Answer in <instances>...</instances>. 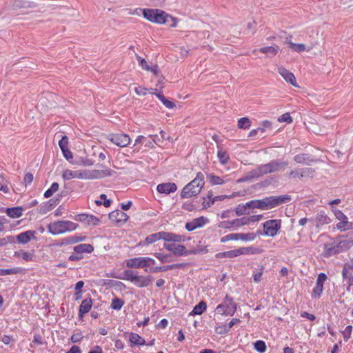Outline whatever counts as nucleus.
Wrapping results in <instances>:
<instances>
[{
	"label": "nucleus",
	"mask_w": 353,
	"mask_h": 353,
	"mask_svg": "<svg viewBox=\"0 0 353 353\" xmlns=\"http://www.w3.org/2000/svg\"><path fill=\"white\" fill-rule=\"evenodd\" d=\"M232 223L234 228H240L245 225H248V217H242L232 220Z\"/></svg>",
	"instance_id": "44"
},
{
	"label": "nucleus",
	"mask_w": 353,
	"mask_h": 353,
	"mask_svg": "<svg viewBox=\"0 0 353 353\" xmlns=\"http://www.w3.org/2000/svg\"><path fill=\"white\" fill-rule=\"evenodd\" d=\"M163 246L167 250L172 252L174 255L182 256L186 254V248L183 245L164 243Z\"/></svg>",
	"instance_id": "18"
},
{
	"label": "nucleus",
	"mask_w": 353,
	"mask_h": 353,
	"mask_svg": "<svg viewBox=\"0 0 353 353\" xmlns=\"http://www.w3.org/2000/svg\"><path fill=\"white\" fill-rule=\"evenodd\" d=\"M336 218L340 221H347V217L339 210L334 211Z\"/></svg>",
	"instance_id": "54"
},
{
	"label": "nucleus",
	"mask_w": 353,
	"mask_h": 353,
	"mask_svg": "<svg viewBox=\"0 0 353 353\" xmlns=\"http://www.w3.org/2000/svg\"><path fill=\"white\" fill-rule=\"evenodd\" d=\"M78 225L70 221H57L48 225V230L53 235H59L66 232L75 230Z\"/></svg>",
	"instance_id": "5"
},
{
	"label": "nucleus",
	"mask_w": 353,
	"mask_h": 353,
	"mask_svg": "<svg viewBox=\"0 0 353 353\" xmlns=\"http://www.w3.org/2000/svg\"><path fill=\"white\" fill-rule=\"evenodd\" d=\"M108 139L119 147H125L130 143V137L124 133L111 134L108 137Z\"/></svg>",
	"instance_id": "12"
},
{
	"label": "nucleus",
	"mask_w": 353,
	"mask_h": 353,
	"mask_svg": "<svg viewBox=\"0 0 353 353\" xmlns=\"http://www.w3.org/2000/svg\"><path fill=\"white\" fill-rule=\"evenodd\" d=\"M139 12H142L143 17L152 23L163 24L166 22H169V19H170L172 21L170 26H176L177 21L176 19L169 15L163 10L159 9H136L131 12V14H139Z\"/></svg>",
	"instance_id": "1"
},
{
	"label": "nucleus",
	"mask_w": 353,
	"mask_h": 353,
	"mask_svg": "<svg viewBox=\"0 0 353 353\" xmlns=\"http://www.w3.org/2000/svg\"><path fill=\"white\" fill-rule=\"evenodd\" d=\"M248 208H251L250 206H247V203L245 204H239L235 208V212L237 216H241L244 214H248L247 210Z\"/></svg>",
	"instance_id": "42"
},
{
	"label": "nucleus",
	"mask_w": 353,
	"mask_h": 353,
	"mask_svg": "<svg viewBox=\"0 0 353 353\" xmlns=\"http://www.w3.org/2000/svg\"><path fill=\"white\" fill-rule=\"evenodd\" d=\"M92 305V301L90 298L84 299L79 306V316L82 318L84 314H87L90 310Z\"/></svg>",
	"instance_id": "26"
},
{
	"label": "nucleus",
	"mask_w": 353,
	"mask_h": 353,
	"mask_svg": "<svg viewBox=\"0 0 353 353\" xmlns=\"http://www.w3.org/2000/svg\"><path fill=\"white\" fill-rule=\"evenodd\" d=\"M234 227L232 221H221L219 224V228L223 229H231Z\"/></svg>",
	"instance_id": "59"
},
{
	"label": "nucleus",
	"mask_w": 353,
	"mask_h": 353,
	"mask_svg": "<svg viewBox=\"0 0 353 353\" xmlns=\"http://www.w3.org/2000/svg\"><path fill=\"white\" fill-rule=\"evenodd\" d=\"M289 48L294 52H302L303 51L309 52L312 50L316 45L317 41L312 42L310 45L305 46L303 43H295L292 41H288Z\"/></svg>",
	"instance_id": "13"
},
{
	"label": "nucleus",
	"mask_w": 353,
	"mask_h": 353,
	"mask_svg": "<svg viewBox=\"0 0 353 353\" xmlns=\"http://www.w3.org/2000/svg\"><path fill=\"white\" fill-rule=\"evenodd\" d=\"M11 6L13 10H17L34 8L36 4L30 0H12Z\"/></svg>",
	"instance_id": "21"
},
{
	"label": "nucleus",
	"mask_w": 353,
	"mask_h": 353,
	"mask_svg": "<svg viewBox=\"0 0 353 353\" xmlns=\"http://www.w3.org/2000/svg\"><path fill=\"white\" fill-rule=\"evenodd\" d=\"M323 290V285L316 283V285L312 290V295L314 298H319Z\"/></svg>",
	"instance_id": "48"
},
{
	"label": "nucleus",
	"mask_w": 353,
	"mask_h": 353,
	"mask_svg": "<svg viewBox=\"0 0 353 353\" xmlns=\"http://www.w3.org/2000/svg\"><path fill=\"white\" fill-rule=\"evenodd\" d=\"M263 218V216L262 214L259 215H252L249 217H248L249 223L251 222H257L261 220Z\"/></svg>",
	"instance_id": "63"
},
{
	"label": "nucleus",
	"mask_w": 353,
	"mask_h": 353,
	"mask_svg": "<svg viewBox=\"0 0 353 353\" xmlns=\"http://www.w3.org/2000/svg\"><path fill=\"white\" fill-rule=\"evenodd\" d=\"M207 221V219L203 216L194 219L192 221L188 222L185 224V229L188 231H193L198 228L203 226Z\"/></svg>",
	"instance_id": "24"
},
{
	"label": "nucleus",
	"mask_w": 353,
	"mask_h": 353,
	"mask_svg": "<svg viewBox=\"0 0 353 353\" xmlns=\"http://www.w3.org/2000/svg\"><path fill=\"white\" fill-rule=\"evenodd\" d=\"M254 349L260 353H263L266 350V345L263 341H257L254 343Z\"/></svg>",
	"instance_id": "50"
},
{
	"label": "nucleus",
	"mask_w": 353,
	"mask_h": 353,
	"mask_svg": "<svg viewBox=\"0 0 353 353\" xmlns=\"http://www.w3.org/2000/svg\"><path fill=\"white\" fill-rule=\"evenodd\" d=\"M77 165H81L83 166H92L94 161L89 159H81L79 161L75 163Z\"/></svg>",
	"instance_id": "55"
},
{
	"label": "nucleus",
	"mask_w": 353,
	"mask_h": 353,
	"mask_svg": "<svg viewBox=\"0 0 353 353\" xmlns=\"http://www.w3.org/2000/svg\"><path fill=\"white\" fill-rule=\"evenodd\" d=\"M188 239H190L186 238L185 236H183V235L165 232V241L184 242Z\"/></svg>",
	"instance_id": "28"
},
{
	"label": "nucleus",
	"mask_w": 353,
	"mask_h": 353,
	"mask_svg": "<svg viewBox=\"0 0 353 353\" xmlns=\"http://www.w3.org/2000/svg\"><path fill=\"white\" fill-rule=\"evenodd\" d=\"M279 50V46L274 45L272 46L261 48L259 51L261 53L265 54L268 57H273L277 54Z\"/></svg>",
	"instance_id": "29"
},
{
	"label": "nucleus",
	"mask_w": 353,
	"mask_h": 353,
	"mask_svg": "<svg viewBox=\"0 0 353 353\" xmlns=\"http://www.w3.org/2000/svg\"><path fill=\"white\" fill-rule=\"evenodd\" d=\"M19 272L17 268L0 269V276L10 275Z\"/></svg>",
	"instance_id": "52"
},
{
	"label": "nucleus",
	"mask_w": 353,
	"mask_h": 353,
	"mask_svg": "<svg viewBox=\"0 0 353 353\" xmlns=\"http://www.w3.org/2000/svg\"><path fill=\"white\" fill-rule=\"evenodd\" d=\"M177 189V186L174 183H165L159 184L157 190L159 193L170 194L174 192Z\"/></svg>",
	"instance_id": "23"
},
{
	"label": "nucleus",
	"mask_w": 353,
	"mask_h": 353,
	"mask_svg": "<svg viewBox=\"0 0 353 353\" xmlns=\"http://www.w3.org/2000/svg\"><path fill=\"white\" fill-rule=\"evenodd\" d=\"M59 183H57V182H54L52 185H51V187L47 190L45 193H44V196L46 198H49L51 196H52V194L56 192L58 189H59Z\"/></svg>",
	"instance_id": "45"
},
{
	"label": "nucleus",
	"mask_w": 353,
	"mask_h": 353,
	"mask_svg": "<svg viewBox=\"0 0 353 353\" xmlns=\"http://www.w3.org/2000/svg\"><path fill=\"white\" fill-rule=\"evenodd\" d=\"M94 248L90 244H79L74 248V252L81 255L83 253H91Z\"/></svg>",
	"instance_id": "33"
},
{
	"label": "nucleus",
	"mask_w": 353,
	"mask_h": 353,
	"mask_svg": "<svg viewBox=\"0 0 353 353\" xmlns=\"http://www.w3.org/2000/svg\"><path fill=\"white\" fill-rule=\"evenodd\" d=\"M353 246V241L345 239L342 241H333L324 245L325 254L331 256L350 249Z\"/></svg>",
	"instance_id": "4"
},
{
	"label": "nucleus",
	"mask_w": 353,
	"mask_h": 353,
	"mask_svg": "<svg viewBox=\"0 0 353 353\" xmlns=\"http://www.w3.org/2000/svg\"><path fill=\"white\" fill-rule=\"evenodd\" d=\"M85 236H82L74 235V236H68L61 240L60 245H63L74 244L78 242L85 241Z\"/></svg>",
	"instance_id": "31"
},
{
	"label": "nucleus",
	"mask_w": 353,
	"mask_h": 353,
	"mask_svg": "<svg viewBox=\"0 0 353 353\" xmlns=\"http://www.w3.org/2000/svg\"><path fill=\"white\" fill-rule=\"evenodd\" d=\"M268 164L269 165L271 173H272L279 172L280 170L284 169L285 167L288 165V162L274 160L268 163Z\"/></svg>",
	"instance_id": "27"
},
{
	"label": "nucleus",
	"mask_w": 353,
	"mask_h": 353,
	"mask_svg": "<svg viewBox=\"0 0 353 353\" xmlns=\"http://www.w3.org/2000/svg\"><path fill=\"white\" fill-rule=\"evenodd\" d=\"M126 265L130 268H143L148 267L145 257H135L126 261Z\"/></svg>",
	"instance_id": "16"
},
{
	"label": "nucleus",
	"mask_w": 353,
	"mask_h": 353,
	"mask_svg": "<svg viewBox=\"0 0 353 353\" xmlns=\"http://www.w3.org/2000/svg\"><path fill=\"white\" fill-rule=\"evenodd\" d=\"M208 179L209 180V182L212 184V185H221V184H223L224 183V180L221 178L220 176H216L214 174H210L208 175Z\"/></svg>",
	"instance_id": "40"
},
{
	"label": "nucleus",
	"mask_w": 353,
	"mask_h": 353,
	"mask_svg": "<svg viewBox=\"0 0 353 353\" xmlns=\"http://www.w3.org/2000/svg\"><path fill=\"white\" fill-rule=\"evenodd\" d=\"M316 226L323 225L328 224L330 222V219L327 216L325 212H319L316 216Z\"/></svg>",
	"instance_id": "34"
},
{
	"label": "nucleus",
	"mask_w": 353,
	"mask_h": 353,
	"mask_svg": "<svg viewBox=\"0 0 353 353\" xmlns=\"http://www.w3.org/2000/svg\"><path fill=\"white\" fill-rule=\"evenodd\" d=\"M342 276L347 282L346 290L350 292L351 287L353 286V259L344 264Z\"/></svg>",
	"instance_id": "11"
},
{
	"label": "nucleus",
	"mask_w": 353,
	"mask_h": 353,
	"mask_svg": "<svg viewBox=\"0 0 353 353\" xmlns=\"http://www.w3.org/2000/svg\"><path fill=\"white\" fill-rule=\"evenodd\" d=\"M36 231L28 230L19 234L16 236V239L18 243L26 244L30 242L32 239H35Z\"/></svg>",
	"instance_id": "17"
},
{
	"label": "nucleus",
	"mask_w": 353,
	"mask_h": 353,
	"mask_svg": "<svg viewBox=\"0 0 353 353\" xmlns=\"http://www.w3.org/2000/svg\"><path fill=\"white\" fill-rule=\"evenodd\" d=\"M62 152H63V154L64 156V157L70 162H71V160L73 158V156H72V152L68 149V148H66V149H64V150H61Z\"/></svg>",
	"instance_id": "62"
},
{
	"label": "nucleus",
	"mask_w": 353,
	"mask_h": 353,
	"mask_svg": "<svg viewBox=\"0 0 353 353\" xmlns=\"http://www.w3.org/2000/svg\"><path fill=\"white\" fill-rule=\"evenodd\" d=\"M154 256L157 258L161 263H169L172 261V258L169 254H164L160 252H156Z\"/></svg>",
	"instance_id": "43"
},
{
	"label": "nucleus",
	"mask_w": 353,
	"mask_h": 353,
	"mask_svg": "<svg viewBox=\"0 0 353 353\" xmlns=\"http://www.w3.org/2000/svg\"><path fill=\"white\" fill-rule=\"evenodd\" d=\"M77 221L84 222L88 225H97L99 223V219L91 214H79L76 219Z\"/></svg>",
	"instance_id": "20"
},
{
	"label": "nucleus",
	"mask_w": 353,
	"mask_h": 353,
	"mask_svg": "<svg viewBox=\"0 0 353 353\" xmlns=\"http://www.w3.org/2000/svg\"><path fill=\"white\" fill-rule=\"evenodd\" d=\"M123 304L124 302L123 300L118 298H114L112 301L111 307L114 310H119L121 309Z\"/></svg>",
	"instance_id": "49"
},
{
	"label": "nucleus",
	"mask_w": 353,
	"mask_h": 353,
	"mask_svg": "<svg viewBox=\"0 0 353 353\" xmlns=\"http://www.w3.org/2000/svg\"><path fill=\"white\" fill-rule=\"evenodd\" d=\"M251 126V121L248 117H243L238 121V128L240 129H249Z\"/></svg>",
	"instance_id": "39"
},
{
	"label": "nucleus",
	"mask_w": 353,
	"mask_h": 353,
	"mask_svg": "<svg viewBox=\"0 0 353 353\" xmlns=\"http://www.w3.org/2000/svg\"><path fill=\"white\" fill-rule=\"evenodd\" d=\"M271 173L268 163L261 165L249 172L251 177H260L264 174Z\"/></svg>",
	"instance_id": "22"
},
{
	"label": "nucleus",
	"mask_w": 353,
	"mask_h": 353,
	"mask_svg": "<svg viewBox=\"0 0 353 353\" xmlns=\"http://www.w3.org/2000/svg\"><path fill=\"white\" fill-rule=\"evenodd\" d=\"M204 184V174L202 172H198L196 177L183 188L181 196L182 198H190L198 195Z\"/></svg>",
	"instance_id": "3"
},
{
	"label": "nucleus",
	"mask_w": 353,
	"mask_h": 353,
	"mask_svg": "<svg viewBox=\"0 0 353 353\" xmlns=\"http://www.w3.org/2000/svg\"><path fill=\"white\" fill-rule=\"evenodd\" d=\"M216 332L220 334H225L229 332V330L226 327L225 325L219 326L216 328Z\"/></svg>",
	"instance_id": "64"
},
{
	"label": "nucleus",
	"mask_w": 353,
	"mask_h": 353,
	"mask_svg": "<svg viewBox=\"0 0 353 353\" xmlns=\"http://www.w3.org/2000/svg\"><path fill=\"white\" fill-rule=\"evenodd\" d=\"M68 139L67 136L64 135L61 137V140L59 141V145L61 148V150H64L66 148H68Z\"/></svg>",
	"instance_id": "53"
},
{
	"label": "nucleus",
	"mask_w": 353,
	"mask_h": 353,
	"mask_svg": "<svg viewBox=\"0 0 353 353\" xmlns=\"http://www.w3.org/2000/svg\"><path fill=\"white\" fill-rule=\"evenodd\" d=\"M135 92L140 96H145L148 93V89L143 87H137L134 88Z\"/></svg>",
	"instance_id": "60"
},
{
	"label": "nucleus",
	"mask_w": 353,
	"mask_h": 353,
	"mask_svg": "<svg viewBox=\"0 0 353 353\" xmlns=\"http://www.w3.org/2000/svg\"><path fill=\"white\" fill-rule=\"evenodd\" d=\"M352 330V326L348 325L343 331L342 333L343 335V338L345 341H347L350 339V337L351 336Z\"/></svg>",
	"instance_id": "57"
},
{
	"label": "nucleus",
	"mask_w": 353,
	"mask_h": 353,
	"mask_svg": "<svg viewBox=\"0 0 353 353\" xmlns=\"http://www.w3.org/2000/svg\"><path fill=\"white\" fill-rule=\"evenodd\" d=\"M312 170L310 168L296 169L294 170H292L288 174V177L290 179L302 178L308 174Z\"/></svg>",
	"instance_id": "30"
},
{
	"label": "nucleus",
	"mask_w": 353,
	"mask_h": 353,
	"mask_svg": "<svg viewBox=\"0 0 353 353\" xmlns=\"http://www.w3.org/2000/svg\"><path fill=\"white\" fill-rule=\"evenodd\" d=\"M77 170H71L66 169L63 171L62 178L65 181H69L72 179H77Z\"/></svg>",
	"instance_id": "38"
},
{
	"label": "nucleus",
	"mask_w": 353,
	"mask_h": 353,
	"mask_svg": "<svg viewBox=\"0 0 353 353\" xmlns=\"http://www.w3.org/2000/svg\"><path fill=\"white\" fill-rule=\"evenodd\" d=\"M290 200L288 195L272 196L263 199L252 200L247 203V206L251 208H257L262 210H267L275 208L282 203H287Z\"/></svg>",
	"instance_id": "2"
},
{
	"label": "nucleus",
	"mask_w": 353,
	"mask_h": 353,
	"mask_svg": "<svg viewBox=\"0 0 353 353\" xmlns=\"http://www.w3.org/2000/svg\"><path fill=\"white\" fill-rule=\"evenodd\" d=\"M159 99L162 102V103L168 108L171 109L173 108L175 105L173 102L166 99L163 94L159 93L156 94Z\"/></svg>",
	"instance_id": "41"
},
{
	"label": "nucleus",
	"mask_w": 353,
	"mask_h": 353,
	"mask_svg": "<svg viewBox=\"0 0 353 353\" xmlns=\"http://www.w3.org/2000/svg\"><path fill=\"white\" fill-rule=\"evenodd\" d=\"M217 156L220 163L223 165L226 164L229 161L228 154L223 150H219L218 151Z\"/></svg>",
	"instance_id": "46"
},
{
	"label": "nucleus",
	"mask_w": 353,
	"mask_h": 353,
	"mask_svg": "<svg viewBox=\"0 0 353 353\" xmlns=\"http://www.w3.org/2000/svg\"><path fill=\"white\" fill-rule=\"evenodd\" d=\"M254 248L252 247L240 248L236 250L226 251L227 258H234L240 255L252 254L255 253Z\"/></svg>",
	"instance_id": "14"
},
{
	"label": "nucleus",
	"mask_w": 353,
	"mask_h": 353,
	"mask_svg": "<svg viewBox=\"0 0 353 353\" xmlns=\"http://www.w3.org/2000/svg\"><path fill=\"white\" fill-rule=\"evenodd\" d=\"M236 307L237 305L233 299L226 296L224 301L216 307V312L221 315L232 316L236 311Z\"/></svg>",
	"instance_id": "7"
},
{
	"label": "nucleus",
	"mask_w": 353,
	"mask_h": 353,
	"mask_svg": "<svg viewBox=\"0 0 353 353\" xmlns=\"http://www.w3.org/2000/svg\"><path fill=\"white\" fill-rule=\"evenodd\" d=\"M279 74L285 80L286 82L290 83L294 87H298L296 78L292 72L283 67H280L278 69Z\"/></svg>",
	"instance_id": "15"
},
{
	"label": "nucleus",
	"mask_w": 353,
	"mask_h": 353,
	"mask_svg": "<svg viewBox=\"0 0 353 353\" xmlns=\"http://www.w3.org/2000/svg\"><path fill=\"white\" fill-rule=\"evenodd\" d=\"M278 121L279 122H287L290 123L292 122V119L289 113H285L278 119Z\"/></svg>",
	"instance_id": "56"
},
{
	"label": "nucleus",
	"mask_w": 353,
	"mask_h": 353,
	"mask_svg": "<svg viewBox=\"0 0 353 353\" xmlns=\"http://www.w3.org/2000/svg\"><path fill=\"white\" fill-rule=\"evenodd\" d=\"M294 160L297 163L310 165V163L314 161V160L310 158V156L307 154H296L294 157Z\"/></svg>",
	"instance_id": "32"
},
{
	"label": "nucleus",
	"mask_w": 353,
	"mask_h": 353,
	"mask_svg": "<svg viewBox=\"0 0 353 353\" xmlns=\"http://www.w3.org/2000/svg\"><path fill=\"white\" fill-rule=\"evenodd\" d=\"M206 303L204 301H201L194 307L190 314H201L206 310Z\"/></svg>",
	"instance_id": "37"
},
{
	"label": "nucleus",
	"mask_w": 353,
	"mask_h": 353,
	"mask_svg": "<svg viewBox=\"0 0 353 353\" xmlns=\"http://www.w3.org/2000/svg\"><path fill=\"white\" fill-rule=\"evenodd\" d=\"M336 228L341 231H345L351 228V223L348 221H340L336 224Z\"/></svg>",
	"instance_id": "51"
},
{
	"label": "nucleus",
	"mask_w": 353,
	"mask_h": 353,
	"mask_svg": "<svg viewBox=\"0 0 353 353\" xmlns=\"http://www.w3.org/2000/svg\"><path fill=\"white\" fill-rule=\"evenodd\" d=\"M130 341L134 345H142L145 343V340L138 334L131 333L130 335Z\"/></svg>",
	"instance_id": "36"
},
{
	"label": "nucleus",
	"mask_w": 353,
	"mask_h": 353,
	"mask_svg": "<svg viewBox=\"0 0 353 353\" xmlns=\"http://www.w3.org/2000/svg\"><path fill=\"white\" fill-rule=\"evenodd\" d=\"M23 208L21 207H14L6 209V214L8 216L15 219L21 216Z\"/></svg>",
	"instance_id": "35"
},
{
	"label": "nucleus",
	"mask_w": 353,
	"mask_h": 353,
	"mask_svg": "<svg viewBox=\"0 0 353 353\" xmlns=\"http://www.w3.org/2000/svg\"><path fill=\"white\" fill-rule=\"evenodd\" d=\"M256 237V233L254 232H249V233H232L229 234L228 235H225L223 236L221 239V243H225L228 241L232 240H241L244 241H254Z\"/></svg>",
	"instance_id": "9"
},
{
	"label": "nucleus",
	"mask_w": 353,
	"mask_h": 353,
	"mask_svg": "<svg viewBox=\"0 0 353 353\" xmlns=\"http://www.w3.org/2000/svg\"><path fill=\"white\" fill-rule=\"evenodd\" d=\"M161 239L165 241V232H156L146 236L143 241L139 243V245H148L154 242H157Z\"/></svg>",
	"instance_id": "19"
},
{
	"label": "nucleus",
	"mask_w": 353,
	"mask_h": 353,
	"mask_svg": "<svg viewBox=\"0 0 353 353\" xmlns=\"http://www.w3.org/2000/svg\"><path fill=\"white\" fill-rule=\"evenodd\" d=\"M110 219L115 222H125L128 216L121 210H114L109 214Z\"/></svg>",
	"instance_id": "25"
},
{
	"label": "nucleus",
	"mask_w": 353,
	"mask_h": 353,
	"mask_svg": "<svg viewBox=\"0 0 353 353\" xmlns=\"http://www.w3.org/2000/svg\"><path fill=\"white\" fill-rule=\"evenodd\" d=\"M83 179L93 180L112 176L115 172L112 170H83Z\"/></svg>",
	"instance_id": "8"
},
{
	"label": "nucleus",
	"mask_w": 353,
	"mask_h": 353,
	"mask_svg": "<svg viewBox=\"0 0 353 353\" xmlns=\"http://www.w3.org/2000/svg\"><path fill=\"white\" fill-rule=\"evenodd\" d=\"M212 194H209L208 195V200H206L205 199H204V201H203V208H209L210 207L212 204L214 203L215 202V199H211L212 197Z\"/></svg>",
	"instance_id": "58"
},
{
	"label": "nucleus",
	"mask_w": 353,
	"mask_h": 353,
	"mask_svg": "<svg viewBox=\"0 0 353 353\" xmlns=\"http://www.w3.org/2000/svg\"><path fill=\"white\" fill-rule=\"evenodd\" d=\"M281 228V219H270L263 223L264 234L269 236H274Z\"/></svg>",
	"instance_id": "10"
},
{
	"label": "nucleus",
	"mask_w": 353,
	"mask_h": 353,
	"mask_svg": "<svg viewBox=\"0 0 353 353\" xmlns=\"http://www.w3.org/2000/svg\"><path fill=\"white\" fill-rule=\"evenodd\" d=\"M125 276L127 280L131 281L139 288L147 287L152 280L150 276H140L130 270L125 271Z\"/></svg>",
	"instance_id": "6"
},
{
	"label": "nucleus",
	"mask_w": 353,
	"mask_h": 353,
	"mask_svg": "<svg viewBox=\"0 0 353 353\" xmlns=\"http://www.w3.org/2000/svg\"><path fill=\"white\" fill-rule=\"evenodd\" d=\"M137 59L139 62V65L145 70L149 71L150 70V67L148 65L146 61L144 59H141L140 57H137Z\"/></svg>",
	"instance_id": "61"
},
{
	"label": "nucleus",
	"mask_w": 353,
	"mask_h": 353,
	"mask_svg": "<svg viewBox=\"0 0 353 353\" xmlns=\"http://www.w3.org/2000/svg\"><path fill=\"white\" fill-rule=\"evenodd\" d=\"M15 255L21 257L26 261H32L34 258V254L28 252H15Z\"/></svg>",
	"instance_id": "47"
}]
</instances>
